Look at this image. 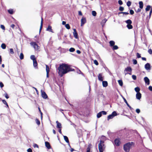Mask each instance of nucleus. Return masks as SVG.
Returning <instances> with one entry per match:
<instances>
[{"instance_id": "obj_1", "label": "nucleus", "mask_w": 152, "mask_h": 152, "mask_svg": "<svg viewBox=\"0 0 152 152\" xmlns=\"http://www.w3.org/2000/svg\"><path fill=\"white\" fill-rule=\"evenodd\" d=\"M58 70L59 75L62 77L64 74L70 71V67L67 65L63 64L59 66Z\"/></svg>"}, {"instance_id": "obj_2", "label": "nucleus", "mask_w": 152, "mask_h": 152, "mask_svg": "<svg viewBox=\"0 0 152 152\" xmlns=\"http://www.w3.org/2000/svg\"><path fill=\"white\" fill-rule=\"evenodd\" d=\"M132 146V144L128 143L126 144L124 146V150L126 152H129Z\"/></svg>"}, {"instance_id": "obj_3", "label": "nucleus", "mask_w": 152, "mask_h": 152, "mask_svg": "<svg viewBox=\"0 0 152 152\" xmlns=\"http://www.w3.org/2000/svg\"><path fill=\"white\" fill-rule=\"evenodd\" d=\"M104 142L101 140L100 143L99 144L98 147L99 152H103L105 147L103 144Z\"/></svg>"}, {"instance_id": "obj_4", "label": "nucleus", "mask_w": 152, "mask_h": 152, "mask_svg": "<svg viewBox=\"0 0 152 152\" xmlns=\"http://www.w3.org/2000/svg\"><path fill=\"white\" fill-rule=\"evenodd\" d=\"M117 115V114L115 111H113L111 114L109 115L107 118V119L108 120H109L110 119H112L113 118Z\"/></svg>"}, {"instance_id": "obj_5", "label": "nucleus", "mask_w": 152, "mask_h": 152, "mask_svg": "<svg viewBox=\"0 0 152 152\" xmlns=\"http://www.w3.org/2000/svg\"><path fill=\"white\" fill-rule=\"evenodd\" d=\"M30 44L31 45L33 46L35 50H37L38 49L39 46L36 42H31Z\"/></svg>"}, {"instance_id": "obj_6", "label": "nucleus", "mask_w": 152, "mask_h": 152, "mask_svg": "<svg viewBox=\"0 0 152 152\" xmlns=\"http://www.w3.org/2000/svg\"><path fill=\"white\" fill-rule=\"evenodd\" d=\"M81 26H82L86 22V18L83 17L81 20Z\"/></svg>"}, {"instance_id": "obj_7", "label": "nucleus", "mask_w": 152, "mask_h": 152, "mask_svg": "<svg viewBox=\"0 0 152 152\" xmlns=\"http://www.w3.org/2000/svg\"><path fill=\"white\" fill-rule=\"evenodd\" d=\"M41 95L42 97L44 99H46L48 97V96L46 93L43 91L41 90Z\"/></svg>"}, {"instance_id": "obj_8", "label": "nucleus", "mask_w": 152, "mask_h": 152, "mask_svg": "<svg viewBox=\"0 0 152 152\" xmlns=\"http://www.w3.org/2000/svg\"><path fill=\"white\" fill-rule=\"evenodd\" d=\"M145 69L147 70H149L151 69L150 65L149 63H147L145 65Z\"/></svg>"}, {"instance_id": "obj_9", "label": "nucleus", "mask_w": 152, "mask_h": 152, "mask_svg": "<svg viewBox=\"0 0 152 152\" xmlns=\"http://www.w3.org/2000/svg\"><path fill=\"white\" fill-rule=\"evenodd\" d=\"M74 32H73V34L74 37L76 38H78V34L76 30L75 29H73Z\"/></svg>"}, {"instance_id": "obj_10", "label": "nucleus", "mask_w": 152, "mask_h": 152, "mask_svg": "<svg viewBox=\"0 0 152 152\" xmlns=\"http://www.w3.org/2000/svg\"><path fill=\"white\" fill-rule=\"evenodd\" d=\"M144 81L147 85H149L150 84L149 80L147 77H145L144 78Z\"/></svg>"}, {"instance_id": "obj_11", "label": "nucleus", "mask_w": 152, "mask_h": 152, "mask_svg": "<svg viewBox=\"0 0 152 152\" xmlns=\"http://www.w3.org/2000/svg\"><path fill=\"white\" fill-rule=\"evenodd\" d=\"M141 97V94L140 93H137L136 94V98L139 100L140 99Z\"/></svg>"}, {"instance_id": "obj_12", "label": "nucleus", "mask_w": 152, "mask_h": 152, "mask_svg": "<svg viewBox=\"0 0 152 152\" xmlns=\"http://www.w3.org/2000/svg\"><path fill=\"white\" fill-rule=\"evenodd\" d=\"M132 69L130 67H128L125 68L124 72L125 73L126 72H131L132 71Z\"/></svg>"}, {"instance_id": "obj_13", "label": "nucleus", "mask_w": 152, "mask_h": 152, "mask_svg": "<svg viewBox=\"0 0 152 152\" xmlns=\"http://www.w3.org/2000/svg\"><path fill=\"white\" fill-rule=\"evenodd\" d=\"M115 144L116 145L118 146L120 145V142L118 139H116L115 140Z\"/></svg>"}, {"instance_id": "obj_14", "label": "nucleus", "mask_w": 152, "mask_h": 152, "mask_svg": "<svg viewBox=\"0 0 152 152\" xmlns=\"http://www.w3.org/2000/svg\"><path fill=\"white\" fill-rule=\"evenodd\" d=\"M98 78L99 80L101 81H103V77H102V74H99L98 76Z\"/></svg>"}, {"instance_id": "obj_15", "label": "nucleus", "mask_w": 152, "mask_h": 152, "mask_svg": "<svg viewBox=\"0 0 152 152\" xmlns=\"http://www.w3.org/2000/svg\"><path fill=\"white\" fill-rule=\"evenodd\" d=\"M56 123L57 124V127L58 128H61V124L59 123L58 121H56Z\"/></svg>"}, {"instance_id": "obj_16", "label": "nucleus", "mask_w": 152, "mask_h": 152, "mask_svg": "<svg viewBox=\"0 0 152 152\" xmlns=\"http://www.w3.org/2000/svg\"><path fill=\"white\" fill-rule=\"evenodd\" d=\"M108 84L107 81H103L102 82V85L104 87H106L107 86Z\"/></svg>"}, {"instance_id": "obj_17", "label": "nucleus", "mask_w": 152, "mask_h": 152, "mask_svg": "<svg viewBox=\"0 0 152 152\" xmlns=\"http://www.w3.org/2000/svg\"><path fill=\"white\" fill-rule=\"evenodd\" d=\"M123 99L124 100V102H125V103L126 104L127 106L130 108V109H132V108L131 107V106H130V105L128 103H127V101L126 100V99L124 98V97H123Z\"/></svg>"}, {"instance_id": "obj_18", "label": "nucleus", "mask_w": 152, "mask_h": 152, "mask_svg": "<svg viewBox=\"0 0 152 152\" xmlns=\"http://www.w3.org/2000/svg\"><path fill=\"white\" fill-rule=\"evenodd\" d=\"M43 19L42 18L41 21V25H40V29H39V32H40V31H41V30L42 28V26H43Z\"/></svg>"}, {"instance_id": "obj_19", "label": "nucleus", "mask_w": 152, "mask_h": 152, "mask_svg": "<svg viewBox=\"0 0 152 152\" xmlns=\"http://www.w3.org/2000/svg\"><path fill=\"white\" fill-rule=\"evenodd\" d=\"M140 8L142 9L143 7V3L142 1H140L139 2Z\"/></svg>"}, {"instance_id": "obj_20", "label": "nucleus", "mask_w": 152, "mask_h": 152, "mask_svg": "<svg viewBox=\"0 0 152 152\" xmlns=\"http://www.w3.org/2000/svg\"><path fill=\"white\" fill-rule=\"evenodd\" d=\"M107 20V19L105 18L102 20L101 24L103 26L104 25Z\"/></svg>"}, {"instance_id": "obj_21", "label": "nucleus", "mask_w": 152, "mask_h": 152, "mask_svg": "<svg viewBox=\"0 0 152 152\" xmlns=\"http://www.w3.org/2000/svg\"><path fill=\"white\" fill-rule=\"evenodd\" d=\"M8 12L11 14H12L14 13V10L12 9H10L8 10Z\"/></svg>"}, {"instance_id": "obj_22", "label": "nucleus", "mask_w": 152, "mask_h": 152, "mask_svg": "<svg viewBox=\"0 0 152 152\" xmlns=\"http://www.w3.org/2000/svg\"><path fill=\"white\" fill-rule=\"evenodd\" d=\"M30 58L31 60H33V61L36 60L35 56L33 55L31 56Z\"/></svg>"}, {"instance_id": "obj_23", "label": "nucleus", "mask_w": 152, "mask_h": 152, "mask_svg": "<svg viewBox=\"0 0 152 152\" xmlns=\"http://www.w3.org/2000/svg\"><path fill=\"white\" fill-rule=\"evenodd\" d=\"M33 65L34 67H36L37 66V63L36 60L33 61Z\"/></svg>"}, {"instance_id": "obj_24", "label": "nucleus", "mask_w": 152, "mask_h": 152, "mask_svg": "<svg viewBox=\"0 0 152 152\" xmlns=\"http://www.w3.org/2000/svg\"><path fill=\"white\" fill-rule=\"evenodd\" d=\"M6 46L4 43H2L1 45V47L2 49H4L6 48Z\"/></svg>"}, {"instance_id": "obj_25", "label": "nucleus", "mask_w": 152, "mask_h": 152, "mask_svg": "<svg viewBox=\"0 0 152 152\" xmlns=\"http://www.w3.org/2000/svg\"><path fill=\"white\" fill-rule=\"evenodd\" d=\"M118 82L119 84L121 86H122L123 85V82L121 80H119L118 81Z\"/></svg>"}, {"instance_id": "obj_26", "label": "nucleus", "mask_w": 152, "mask_h": 152, "mask_svg": "<svg viewBox=\"0 0 152 152\" xmlns=\"http://www.w3.org/2000/svg\"><path fill=\"white\" fill-rule=\"evenodd\" d=\"M64 140L66 142H67V143H69V141L67 137H66V136H64Z\"/></svg>"}, {"instance_id": "obj_27", "label": "nucleus", "mask_w": 152, "mask_h": 152, "mask_svg": "<svg viewBox=\"0 0 152 152\" xmlns=\"http://www.w3.org/2000/svg\"><path fill=\"white\" fill-rule=\"evenodd\" d=\"M2 102H3V103L6 105L7 107H8V108H9V106L7 103V102L6 101V100H2Z\"/></svg>"}, {"instance_id": "obj_28", "label": "nucleus", "mask_w": 152, "mask_h": 152, "mask_svg": "<svg viewBox=\"0 0 152 152\" xmlns=\"http://www.w3.org/2000/svg\"><path fill=\"white\" fill-rule=\"evenodd\" d=\"M20 58L21 60H22L24 58V55L23 53H21L20 54Z\"/></svg>"}, {"instance_id": "obj_29", "label": "nucleus", "mask_w": 152, "mask_h": 152, "mask_svg": "<svg viewBox=\"0 0 152 152\" xmlns=\"http://www.w3.org/2000/svg\"><path fill=\"white\" fill-rule=\"evenodd\" d=\"M127 27L129 29H131L133 27L131 25V24H127Z\"/></svg>"}, {"instance_id": "obj_30", "label": "nucleus", "mask_w": 152, "mask_h": 152, "mask_svg": "<svg viewBox=\"0 0 152 152\" xmlns=\"http://www.w3.org/2000/svg\"><path fill=\"white\" fill-rule=\"evenodd\" d=\"M36 123L38 125L40 124V122L39 120L37 118H36L35 120Z\"/></svg>"}, {"instance_id": "obj_31", "label": "nucleus", "mask_w": 152, "mask_h": 152, "mask_svg": "<svg viewBox=\"0 0 152 152\" xmlns=\"http://www.w3.org/2000/svg\"><path fill=\"white\" fill-rule=\"evenodd\" d=\"M135 91L137 93L139 92L140 91V88L138 87H137L134 88Z\"/></svg>"}, {"instance_id": "obj_32", "label": "nucleus", "mask_w": 152, "mask_h": 152, "mask_svg": "<svg viewBox=\"0 0 152 152\" xmlns=\"http://www.w3.org/2000/svg\"><path fill=\"white\" fill-rule=\"evenodd\" d=\"M151 8V6L150 5H148L145 8V10L147 11H149Z\"/></svg>"}, {"instance_id": "obj_33", "label": "nucleus", "mask_w": 152, "mask_h": 152, "mask_svg": "<svg viewBox=\"0 0 152 152\" xmlns=\"http://www.w3.org/2000/svg\"><path fill=\"white\" fill-rule=\"evenodd\" d=\"M109 43L111 46H113L115 44V42L113 41H110Z\"/></svg>"}, {"instance_id": "obj_34", "label": "nucleus", "mask_w": 152, "mask_h": 152, "mask_svg": "<svg viewBox=\"0 0 152 152\" xmlns=\"http://www.w3.org/2000/svg\"><path fill=\"white\" fill-rule=\"evenodd\" d=\"M126 23L129 24H131L132 23V21L130 20H128L126 21Z\"/></svg>"}, {"instance_id": "obj_35", "label": "nucleus", "mask_w": 152, "mask_h": 152, "mask_svg": "<svg viewBox=\"0 0 152 152\" xmlns=\"http://www.w3.org/2000/svg\"><path fill=\"white\" fill-rule=\"evenodd\" d=\"M48 31L50 32L53 33V31L52 29L51 28V27L50 26H48Z\"/></svg>"}, {"instance_id": "obj_36", "label": "nucleus", "mask_w": 152, "mask_h": 152, "mask_svg": "<svg viewBox=\"0 0 152 152\" xmlns=\"http://www.w3.org/2000/svg\"><path fill=\"white\" fill-rule=\"evenodd\" d=\"M102 115V114L101 112H99L97 115V118H100Z\"/></svg>"}, {"instance_id": "obj_37", "label": "nucleus", "mask_w": 152, "mask_h": 152, "mask_svg": "<svg viewBox=\"0 0 152 152\" xmlns=\"http://www.w3.org/2000/svg\"><path fill=\"white\" fill-rule=\"evenodd\" d=\"M92 14L93 16H95L96 15V13L95 11H93L92 12Z\"/></svg>"}, {"instance_id": "obj_38", "label": "nucleus", "mask_w": 152, "mask_h": 152, "mask_svg": "<svg viewBox=\"0 0 152 152\" xmlns=\"http://www.w3.org/2000/svg\"><path fill=\"white\" fill-rule=\"evenodd\" d=\"M65 26L66 28L68 29H69L70 28L69 25L68 24H66Z\"/></svg>"}, {"instance_id": "obj_39", "label": "nucleus", "mask_w": 152, "mask_h": 152, "mask_svg": "<svg viewBox=\"0 0 152 152\" xmlns=\"http://www.w3.org/2000/svg\"><path fill=\"white\" fill-rule=\"evenodd\" d=\"M75 51V49L72 48H70L69 49V51L70 52H73Z\"/></svg>"}, {"instance_id": "obj_40", "label": "nucleus", "mask_w": 152, "mask_h": 152, "mask_svg": "<svg viewBox=\"0 0 152 152\" xmlns=\"http://www.w3.org/2000/svg\"><path fill=\"white\" fill-rule=\"evenodd\" d=\"M10 53L11 54H13L14 53L13 50L12 48L10 49Z\"/></svg>"}, {"instance_id": "obj_41", "label": "nucleus", "mask_w": 152, "mask_h": 152, "mask_svg": "<svg viewBox=\"0 0 152 152\" xmlns=\"http://www.w3.org/2000/svg\"><path fill=\"white\" fill-rule=\"evenodd\" d=\"M1 28L3 30H5V27L4 25H1L0 26Z\"/></svg>"}, {"instance_id": "obj_42", "label": "nucleus", "mask_w": 152, "mask_h": 152, "mask_svg": "<svg viewBox=\"0 0 152 152\" xmlns=\"http://www.w3.org/2000/svg\"><path fill=\"white\" fill-rule=\"evenodd\" d=\"M4 95L5 98L7 99H8L9 97V96H8V94L7 93H5L4 94Z\"/></svg>"}, {"instance_id": "obj_43", "label": "nucleus", "mask_w": 152, "mask_h": 152, "mask_svg": "<svg viewBox=\"0 0 152 152\" xmlns=\"http://www.w3.org/2000/svg\"><path fill=\"white\" fill-rule=\"evenodd\" d=\"M94 64L96 65H98L99 64L98 63L97 60H95L94 61Z\"/></svg>"}, {"instance_id": "obj_44", "label": "nucleus", "mask_w": 152, "mask_h": 152, "mask_svg": "<svg viewBox=\"0 0 152 152\" xmlns=\"http://www.w3.org/2000/svg\"><path fill=\"white\" fill-rule=\"evenodd\" d=\"M131 3L129 1H128L127 3V5L129 7L131 5Z\"/></svg>"}, {"instance_id": "obj_45", "label": "nucleus", "mask_w": 152, "mask_h": 152, "mask_svg": "<svg viewBox=\"0 0 152 152\" xmlns=\"http://www.w3.org/2000/svg\"><path fill=\"white\" fill-rule=\"evenodd\" d=\"M118 48V47L117 45H114L113 47V49L114 50H117Z\"/></svg>"}, {"instance_id": "obj_46", "label": "nucleus", "mask_w": 152, "mask_h": 152, "mask_svg": "<svg viewBox=\"0 0 152 152\" xmlns=\"http://www.w3.org/2000/svg\"><path fill=\"white\" fill-rule=\"evenodd\" d=\"M4 86V84H3V83L1 82H0V87L2 88V87H3Z\"/></svg>"}, {"instance_id": "obj_47", "label": "nucleus", "mask_w": 152, "mask_h": 152, "mask_svg": "<svg viewBox=\"0 0 152 152\" xmlns=\"http://www.w3.org/2000/svg\"><path fill=\"white\" fill-rule=\"evenodd\" d=\"M33 146L34 148H39V146L38 145L36 144H34V145H33Z\"/></svg>"}, {"instance_id": "obj_48", "label": "nucleus", "mask_w": 152, "mask_h": 152, "mask_svg": "<svg viewBox=\"0 0 152 152\" xmlns=\"http://www.w3.org/2000/svg\"><path fill=\"white\" fill-rule=\"evenodd\" d=\"M101 113H102V114H103V115H106L107 114L106 112L105 111H104L101 112Z\"/></svg>"}, {"instance_id": "obj_49", "label": "nucleus", "mask_w": 152, "mask_h": 152, "mask_svg": "<svg viewBox=\"0 0 152 152\" xmlns=\"http://www.w3.org/2000/svg\"><path fill=\"white\" fill-rule=\"evenodd\" d=\"M130 13L131 15H133L134 13V11L133 10H130Z\"/></svg>"}, {"instance_id": "obj_50", "label": "nucleus", "mask_w": 152, "mask_h": 152, "mask_svg": "<svg viewBox=\"0 0 152 152\" xmlns=\"http://www.w3.org/2000/svg\"><path fill=\"white\" fill-rule=\"evenodd\" d=\"M133 64H136L137 63V61L136 60H135V59H133Z\"/></svg>"}, {"instance_id": "obj_51", "label": "nucleus", "mask_w": 152, "mask_h": 152, "mask_svg": "<svg viewBox=\"0 0 152 152\" xmlns=\"http://www.w3.org/2000/svg\"><path fill=\"white\" fill-rule=\"evenodd\" d=\"M90 148L89 146H88L87 149V152H90Z\"/></svg>"}, {"instance_id": "obj_52", "label": "nucleus", "mask_w": 152, "mask_h": 152, "mask_svg": "<svg viewBox=\"0 0 152 152\" xmlns=\"http://www.w3.org/2000/svg\"><path fill=\"white\" fill-rule=\"evenodd\" d=\"M119 10L121 11H123L124 10V8L123 7H119Z\"/></svg>"}, {"instance_id": "obj_53", "label": "nucleus", "mask_w": 152, "mask_h": 152, "mask_svg": "<svg viewBox=\"0 0 152 152\" xmlns=\"http://www.w3.org/2000/svg\"><path fill=\"white\" fill-rule=\"evenodd\" d=\"M132 77L134 80H135L136 79V76L135 75H132Z\"/></svg>"}, {"instance_id": "obj_54", "label": "nucleus", "mask_w": 152, "mask_h": 152, "mask_svg": "<svg viewBox=\"0 0 152 152\" xmlns=\"http://www.w3.org/2000/svg\"><path fill=\"white\" fill-rule=\"evenodd\" d=\"M136 111L137 113H139L140 112V110L139 109H137L136 110Z\"/></svg>"}, {"instance_id": "obj_55", "label": "nucleus", "mask_w": 152, "mask_h": 152, "mask_svg": "<svg viewBox=\"0 0 152 152\" xmlns=\"http://www.w3.org/2000/svg\"><path fill=\"white\" fill-rule=\"evenodd\" d=\"M118 3L120 5H122L123 4L122 1L121 0H119L118 1Z\"/></svg>"}, {"instance_id": "obj_56", "label": "nucleus", "mask_w": 152, "mask_h": 152, "mask_svg": "<svg viewBox=\"0 0 152 152\" xmlns=\"http://www.w3.org/2000/svg\"><path fill=\"white\" fill-rule=\"evenodd\" d=\"M137 56L138 58H140L141 57L140 55L138 53H137Z\"/></svg>"}, {"instance_id": "obj_57", "label": "nucleus", "mask_w": 152, "mask_h": 152, "mask_svg": "<svg viewBox=\"0 0 152 152\" xmlns=\"http://www.w3.org/2000/svg\"><path fill=\"white\" fill-rule=\"evenodd\" d=\"M27 151L28 152H32V149L30 148H29L27 150Z\"/></svg>"}, {"instance_id": "obj_58", "label": "nucleus", "mask_w": 152, "mask_h": 152, "mask_svg": "<svg viewBox=\"0 0 152 152\" xmlns=\"http://www.w3.org/2000/svg\"><path fill=\"white\" fill-rule=\"evenodd\" d=\"M148 52L150 54H152V50L151 49H150L148 50Z\"/></svg>"}, {"instance_id": "obj_59", "label": "nucleus", "mask_w": 152, "mask_h": 152, "mask_svg": "<svg viewBox=\"0 0 152 152\" xmlns=\"http://www.w3.org/2000/svg\"><path fill=\"white\" fill-rule=\"evenodd\" d=\"M119 13H123L126 15H127L129 14V13L127 12H121Z\"/></svg>"}, {"instance_id": "obj_60", "label": "nucleus", "mask_w": 152, "mask_h": 152, "mask_svg": "<svg viewBox=\"0 0 152 152\" xmlns=\"http://www.w3.org/2000/svg\"><path fill=\"white\" fill-rule=\"evenodd\" d=\"M46 76L47 77V70H48V65H46Z\"/></svg>"}, {"instance_id": "obj_61", "label": "nucleus", "mask_w": 152, "mask_h": 152, "mask_svg": "<svg viewBox=\"0 0 152 152\" xmlns=\"http://www.w3.org/2000/svg\"><path fill=\"white\" fill-rule=\"evenodd\" d=\"M78 14L82 16V13L81 11H78Z\"/></svg>"}, {"instance_id": "obj_62", "label": "nucleus", "mask_w": 152, "mask_h": 152, "mask_svg": "<svg viewBox=\"0 0 152 152\" xmlns=\"http://www.w3.org/2000/svg\"><path fill=\"white\" fill-rule=\"evenodd\" d=\"M148 89L150 91H152V86H149L148 87Z\"/></svg>"}, {"instance_id": "obj_63", "label": "nucleus", "mask_w": 152, "mask_h": 152, "mask_svg": "<svg viewBox=\"0 0 152 152\" xmlns=\"http://www.w3.org/2000/svg\"><path fill=\"white\" fill-rule=\"evenodd\" d=\"M11 26L12 28L14 29L15 27V25L14 24H12Z\"/></svg>"}, {"instance_id": "obj_64", "label": "nucleus", "mask_w": 152, "mask_h": 152, "mask_svg": "<svg viewBox=\"0 0 152 152\" xmlns=\"http://www.w3.org/2000/svg\"><path fill=\"white\" fill-rule=\"evenodd\" d=\"M2 60L1 56H0V64H1L2 63Z\"/></svg>"}]
</instances>
